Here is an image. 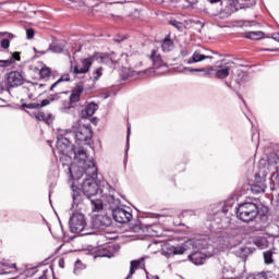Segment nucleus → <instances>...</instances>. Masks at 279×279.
<instances>
[{
  "instance_id": "nucleus-1",
  "label": "nucleus",
  "mask_w": 279,
  "mask_h": 279,
  "mask_svg": "<svg viewBox=\"0 0 279 279\" xmlns=\"http://www.w3.org/2000/svg\"><path fill=\"white\" fill-rule=\"evenodd\" d=\"M258 205L252 202H245L236 205L234 201H227L220 210L215 214V217H220V221L225 219H230L233 215L243 221L244 223H250L258 217Z\"/></svg>"
},
{
  "instance_id": "nucleus-2",
  "label": "nucleus",
  "mask_w": 279,
  "mask_h": 279,
  "mask_svg": "<svg viewBox=\"0 0 279 279\" xmlns=\"http://www.w3.org/2000/svg\"><path fill=\"white\" fill-rule=\"evenodd\" d=\"M106 182H102V189L99 186V183H97L96 180L93 179H84L81 189L80 186L75 185V183H72V210H75L84 202V199H90L95 197V195H99V193H104V184Z\"/></svg>"
},
{
  "instance_id": "nucleus-3",
  "label": "nucleus",
  "mask_w": 279,
  "mask_h": 279,
  "mask_svg": "<svg viewBox=\"0 0 279 279\" xmlns=\"http://www.w3.org/2000/svg\"><path fill=\"white\" fill-rule=\"evenodd\" d=\"M56 147L59 154V160L62 165H64V162H71V160H73L71 158V154H73L75 146L71 144L70 132H66L64 135L63 134L58 135Z\"/></svg>"
},
{
  "instance_id": "nucleus-4",
  "label": "nucleus",
  "mask_w": 279,
  "mask_h": 279,
  "mask_svg": "<svg viewBox=\"0 0 279 279\" xmlns=\"http://www.w3.org/2000/svg\"><path fill=\"white\" fill-rule=\"evenodd\" d=\"M70 231L73 234H81V236H88V228L86 225V216L84 214L74 210L69 220Z\"/></svg>"
},
{
  "instance_id": "nucleus-5",
  "label": "nucleus",
  "mask_w": 279,
  "mask_h": 279,
  "mask_svg": "<svg viewBox=\"0 0 279 279\" xmlns=\"http://www.w3.org/2000/svg\"><path fill=\"white\" fill-rule=\"evenodd\" d=\"M70 132V136L75 138V143L77 145H90L93 141V129L90 124H83L78 126H73L72 131Z\"/></svg>"
},
{
  "instance_id": "nucleus-6",
  "label": "nucleus",
  "mask_w": 279,
  "mask_h": 279,
  "mask_svg": "<svg viewBox=\"0 0 279 279\" xmlns=\"http://www.w3.org/2000/svg\"><path fill=\"white\" fill-rule=\"evenodd\" d=\"M233 62H225L218 65L205 68V77H216L217 80H226L232 71Z\"/></svg>"
},
{
  "instance_id": "nucleus-7",
  "label": "nucleus",
  "mask_w": 279,
  "mask_h": 279,
  "mask_svg": "<svg viewBox=\"0 0 279 279\" xmlns=\"http://www.w3.org/2000/svg\"><path fill=\"white\" fill-rule=\"evenodd\" d=\"M209 5L204 9L205 14L208 16H219L220 19H228L234 10L226 11L223 10V1L222 0H207Z\"/></svg>"
},
{
  "instance_id": "nucleus-8",
  "label": "nucleus",
  "mask_w": 279,
  "mask_h": 279,
  "mask_svg": "<svg viewBox=\"0 0 279 279\" xmlns=\"http://www.w3.org/2000/svg\"><path fill=\"white\" fill-rule=\"evenodd\" d=\"M114 3L112 2H99L92 7L93 14H98V16H105L106 19H116L119 17V14L113 13Z\"/></svg>"
},
{
  "instance_id": "nucleus-9",
  "label": "nucleus",
  "mask_w": 279,
  "mask_h": 279,
  "mask_svg": "<svg viewBox=\"0 0 279 279\" xmlns=\"http://www.w3.org/2000/svg\"><path fill=\"white\" fill-rule=\"evenodd\" d=\"M62 167L65 171V173H68V175H70V180L72 181V184H75V182H77L78 180H82V178H84L85 172H84V167H80L77 166V163H73V159H71V162H63Z\"/></svg>"
},
{
  "instance_id": "nucleus-10",
  "label": "nucleus",
  "mask_w": 279,
  "mask_h": 279,
  "mask_svg": "<svg viewBox=\"0 0 279 279\" xmlns=\"http://www.w3.org/2000/svg\"><path fill=\"white\" fill-rule=\"evenodd\" d=\"M93 228L106 230L112 226V217L108 214H99L92 218Z\"/></svg>"
},
{
  "instance_id": "nucleus-11",
  "label": "nucleus",
  "mask_w": 279,
  "mask_h": 279,
  "mask_svg": "<svg viewBox=\"0 0 279 279\" xmlns=\"http://www.w3.org/2000/svg\"><path fill=\"white\" fill-rule=\"evenodd\" d=\"M213 256H215V251H195L189 255V260L193 265H204L206 258H213Z\"/></svg>"
},
{
  "instance_id": "nucleus-12",
  "label": "nucleus",
  "mask_w": 279,
  "mask_h": 279,
  "mask_svg": "<svg viewBox=\"0 0 279 279\" xmlns=\"http://www.w3.org/2000/svg\"><path fill=\"white\" fill-rule=\"evenodd\" d=\"M97 62V58L95 52L93 56H89L88 58L82 59V68L75 65L73 69L74 75H86L90 71V68L93 66V62Z\"/></svg>"
},
{
  "instance_id": "nucleus-13",
  "label": "nucleus",
  "mask_w": 279,
  "mask_h": 279,
  "mask_svg": "<svg viewBox=\"0 0 279 279\" xmlns=\"http://www.w3.org/2000/svg\"><path fill=\"white\" fill-rule=\"evenodd\" d=\"M64 47H66L64 43H58L56 41V39H53L52 44L49 45L48 49L38 51V49L34 48V51L36 53V57L40 58V56H45V53H49V51H51L52 53H64Z\"/></svg>"
},
{
  "instance_id": "nucleus-14",
  "label": "nucleus",
  "mask_w": 279,
  "mask_h": 279,
  "mask_svg": "<svg viewBox=\"0 0 279 279\" xmlns=\"http://www.w3.org/2000/svg\"><path fill=\"white\" fill-rule=\"evenodd\" d=\"M112 217L117 223H130L132 221V213L118 207L112 210Z\"/></svg>"
},
{
  "instance_id": "nucleus-15",
  "label": "nucleus",
  "mask_w": 279,
  "mask_h": 279,
  "mask_svg": "<svg viewBox=\"0 0 279 279\" xmlns=\"http://www.w3.org/2000/svg\"><path fill=\"white\" fill-rule=\"evenodd\" d=\"M265 189H267L265 178L260 177L258 172L255 173V179L253 183H251V193H253V195H260V193H265Z\"/></svg>"
},
{
  "instance_id": "nucleus-16",
  "label": "nucleus",
  "mask_w": 279,
  "mask_h": 279,
  "mask_svg": "<svg viewBox=\"0 0 279 279\" xmlns=\"http://www.w3.org/2000/svg\"><path fill=\"white\" fill-rule=\"evenodd\" d=\"M95 53V58H96V62H98L99 64H108V66H114V64H117V58L114 57V52L108 54V53H104V52H94Z\"/></svg>"
},
{
  "instance_id": "nucleus-17",
  "label": "nucleus",
  "mask_w": 279,
  "mask_h": 279,
  "mask_svg": "<svg viewBox=\"0 0 279 279\" xmlns=\"http://www.w3.org/2000/svg\"><path fill=\"white\" fill-rule=\"evenodd\" d=\"M8 85L11 88H16L17 86H23V74L19 71H11L7 76Z\"/></svg>"
},
{
  "instance_id": "nucleus-18",
  "label": "nucleus",
  "mask_w": 279,
  "mask_h": 279,
  "mask_svg": "<svg viewBox=\"0 0 279 279\" xmlns=\"http://www.w3.org/2000/svg\"><path fill=\"white\" fill-rule=\"evenodd\" d=\"M105 191H108L109 195L107 196V204H109V207L111 210H114V208H119L121 206V201L119 198L114 197V189H112V185L109 183H104Z\"/></svg>"
},
{
  "instance_id": "nucleus-19",
  "label": "nucleus",
  "mask_w": 279,
  "mask_h": 279,
  "mask_svg": "<svg viewBox=\"0 0 279 279\" xmlns=\"http://www.w3.org/2000/svg\"><path fill=\"white\" fill-rule=\"evenodd\" d=\"M85 180H97L98 169L95 160L87 161L84 167Z\"/></svg>"
},
{
  "instance_id": "nucleus-20",
  "label": "nucleus",
  "mask_w": 279,
  "mask_h": 279,
  "mask_svg": "<svg viewBox=\"0 0 279 279\" xmlns=\"http://www.w3.org/2000/svg\"><path fill=\"white\" fill-rule=\"evenodd\" d=\"M187 245H192L193 250H197V252H202V250H211V252H215V247L208 245L206 239L190 240L187 241Z\"/></svg>"
},
{
  "instance_id": "nucleus-21",
  "label": "nucleus",
  "mask_w": 279,
  "mask_h": 279,
  "mask_svg": "<svg viewBox=\"0 0 279 279\" xmlns=\"http://www.w3.org/2000/svg\"><path fill=\"white\" fill-rule=\"evenodd\" d=\"M99 110V105L97 102H88L84 109L81 110V119H90Z\"/></svg>"
},
{
  "instance_id": "nucleus-22",
  "label": "nucleus",
  "mask_w": 279,
  "mask_h": 279,
  "mask_svg": "<svg viewBox=\"0 0 279 279\" xmlns=\"http://www.w3.org/2000/svg\"><path fill=\"white\" fill-rule=\"evenodd\" d=\"M71 158L80 162V165H85L86 160H88V155H86V149L84 147L78 146L77 148H74L73 153L71 154Z\"/></svg>"
},
{
  "instance_id": "nucleus-23",
  "label": "nucleus",
  "mask_w": 279,
  "mask_h": 279,
  "mask_svg": "<svg viewBox=\"0 0 279 279\" xmlns=\"http://www.w3.org/2000/svg\"><path fill=\"white\" fill-rule=\"evenodd\" d=\"M82 93H84V85L77 84L70 94L69 100L75 106L82 99Z\"/></svg>"
},
{
  "instance_id": "nucleus-24",
  "label": "nucleus",
  "mask_w": 279,
  "mask_h": 279,
  "mask_svg": "<svg viewBox=\"0 0 279 279\" xmlns=\"http://www.w3.org/2000/svg\"><path fill=\"white\" fill-rule=\"evenodd\" d=\"M175 49V44H173V39H171V35L166 36L161 40V50L163 53H169Z\"/></svg>"
},
{
  "instance_id": "nucleus-25",
  "label": "nucleus",
  "mask_w": 279,
  "mask_h": 279,
  "mask_svg": "<svg viewBox=\"0 0 279 279\" xmlns=\"http://www.w3.org/2000/svg\"><path fill=\"white\" fill-rule=\"evenodd\" d=\"M149 59L151 60L153 66H155V69L168 66L167 63H165V61H162V56H160L156 50L151 51Z\"/></svg>"
},
{
  "instance_id": "nucleus-26",
  "label": "nucleus",
  "mask_w": 279,
  "mask_h": 279,
  "mask_svg": "<svg viewBox=\"0 0 279 279\" xmlns=\"http://www.w3.org/2000/svg\"><path fill=\"white\" fill-rule=\"evenodd\" d=\"M62 3H65L68 8H71L72 10H84L88 4L84 0H68L69 2H65L64 0H58Z\"/></svg>"
},
{
  "instance_id": "nucleus-27",
  "label": "nucleus",
  "mask_w": 279,
  "mask_h": 279,
  "mask_svg": "<svg viewBox=\"0 0 279 279\" xmlns=\"http://www.w3.org/2000/svg\"><path fill=\"white\" fill-rule=\"evenodd\" d=\"M14 62H21V52H13L9 59L0 60V66L5 69L8 66H12Z\"/></svg>"
},
{
  "instance_id": "nucleus-28",
  "label": "nucleus",
  "mask_w": 279,
  "mask_h": 279,
  "mask_svg": "<svg viewBox=\"0 0 279 279\" xmlns=\"http://www.w3.org/2000/svg\"><path fill=\"white\" fill-rule=\"evenodd\" d=\"M186 250H189V242H186L185 244L182 245H178V246H171L169 248V252H167L168 256H178V255H182L186 252Z\"/></svg>"
},
{
  "instance_id": "nucleus-29",
  "label": "nucleus",
  "mask_w": 279,
  "mask_h": 279,
  "mask_svg": "<svg viewBox=\"0 0 279 279\" xmlns=\"http://www.w3.org/2000/svg\"><path fill=\"white\" fill-rule=\"evenodd\" d=\"M211 56L202 54L199 51H195L192 57L186 61V64H195L197 62H203V60H210Z\"/></svg>"
},
{
  "instance_id": "nucleus-30",
  "label": "nucleus",
  "mask_w": 279,
  "mask_h": 279,
  "mask_svg": "<svg viewBox=\"0 0 279 279\" xmlns=\"http://www.w3.org/2000/svg\"><path fill=\"white\" fill-rule=\"evenodd\" d=\"M144 260H145V257L131 260L130 272H129V276L126 277V279L132 278V276H134V274H136V269L141 268V266L145 267V264H143Z\"/></svg>"
},
{
  "instance_id": "nucleus-31",
  "label": "nucleus",
  "mask_w": 279,
  "mask_h": 279,
  "mask_svg": "<svg viewBox=\"0 0 279 279\" xmlns=\"http://www.w3.org/2000/svg\"><path fill=\"white\" fill-rule=\"evenodd\" d=\"M90 203V208L93 213H101L104 210V201L101 198H86Z\"/></svg>"
},
{
  "instance_id": "nucleus-32",
  "label": "nucleus",
  "mask_w": 279,
  "mask_h": 279,
  "mask_svg": "<svg viewBox=\"0 0 279 279\" xmlns=\"http://www.w3.org/2000/svg\"><path fill=\"white\" fill-rule=\"evenodd\" d=\"M235 1V10H247L250 8H254L256 5V0H233Z\"/></svg>"
},
{
  "instance_id": "nucleus-33",
  "label": "nucleus",
  "mask_w": 279,
  "mask_h": 279,
  "mask_svg": "<svg viewBox=\"0 0 279 279\" xmlns=\"http://www.w3.org/2000/svg\"><path fill=\"white\" fill-rule=\"evenodd\" d=\"M141 228L142 230H144V232H146L147 236H160V234L158 233V230H156V228H158V226L156 225H145L143 222H141Z\"/></svg>"
},
{
  "instance_id": "nucleus-34",
  "label": "nucleus",
  "mask_w": 279,
  "mask_h": 279,
  "mask_svg": "<svg viewBox=\"0 0 279 279\" xmlns=\"http://www.w3.org/2000/svg\"><path fill=\"white\" fill-rule=\"evenodd\" d=\"M35 119H37V121H44L46 125H51V123H53V114L45 113L43 111L36 113Z\"/></svg>"
},
{
  "instance_id": "nucleus-35",
  "label": "nucleus",
  "mask_w": 279,
  "mask_h": 279,
  "mask_svg": "<svg viewBox=\"0 0 279 279\" xmlns=\"http://www.w3.org/2000/svg\"><path fill=\"white\" fill-rule=\"evenodd\" d=\"M0 36H7L5 38L1 39L0 47L2 49H10V40L14 38V35L8 32H0Z\"/></svg>"
},
{
  "instance_id": "nucleus-36",
  "label": "nucleus",
  "mask_w": 279,
  "mask_h": 279,
  "mask_svg": "<svg viewBox=\"0 0 279 279\" xmlns=\"http://www.w3.org/2000/svg\"><path fill=\"white\" fill-rule=\"evenodd\" d=\"M263 36H265V33L260 31L245 33V38H248L250 40H260Z\"/></svg>"
},
{
  "instance_id": "nucleus-37",
  "label": "nucleus",
  "mask_w": 279,
  "mask_h": 279,
  "mask_svg": "<svg viewBox=\"0 0 279 279\" xmlns=\"http://www.w3.org/2000/svg\"><path fill=\"white\" fill-rule=\"evenodd\" d=\"M235 82L236 84H243V82H247V73L243 70H238Z\"/></svg>"
},
{
  "instance_id": "nucleus-38",
  "label": "nucleus",
  "mask_w": 279,
  "mask_h": 279,
  "mask_svg": "<svg viewBox=\"0 0 279 279\" xmlns=\"http://www.w3.org/2000/svg\"><path fill=\"white\" fill-rule=\"evenodd\" d=\"M168 23L169 25H172V27L178 29V32H184V29H186V26L184 25V23L178 20H170Z\"/></svg>"
},
{
  "instance_id": "nucleus-39",
  "label": "nucleus",
  "mask_w": 279,
  "mask_h": 279,
  "mask_svg": "<svg viewBox=\"0 0 279 279\" xmlns=\"http://www.w3.org/2000/svg\"><path fill=\"white\" fill-rule=\"evenodd\" d=\"M130 134H132V125L128 124L124 165H125V162H128V151H130Z\"/></svg>"
},
{
  "instance_id": "nucleus-40",
  "label": "nucleus",
  "mask_w": 279,
  "mask_h": 279,
  "mask_svg": "<svg viewBox=\"0 0 279 279\" xmlns=\"http://www.w3.org/2000/svg\"><path fill=\"white\" fill-rule=\"evenodd\" d=\"M72 108H75V105L71 102V100H63L62 106L60 108V112H69V110H72Z\"/></svg>"
},
{
  "instance_id": "nucleus-41",
  "label": "nucleus",
  "mask_w": 279,
  "mask_h": 279,
  "mask_svg": "<svg viewBox=\"0 0 279 279\" xmlns=\"http://www.w3.org/2000/svg\"><path fill=\"white\" fill-rule=\"evenodd\" d=\"M39 76L41 80H47V77H51V68H41L39 71Z\"/></svg>"
},
{
  "instance_id": "nucleus-42",
  "label": "nucleus",
  "mask_w": 279,
  "mask_h": 279,
  "mask_svg": "<svg viewBox=\"0 0 279 279\" xmlns=\"http://www.w3.org/2000/svg\"><path fill=\"white\" fill-rule=\"evenodd\" d=\"M264 263L266 265H271V263H274V252L271 251L264 252Z\"/></svg>"
},
{
  "instance_id": "nucleus-43",
  "label": "nucleus",
  "mask_w": 279,
  "mask_h": 279,
  "mask_svg": "<svg viewBox=\"0 0 279 279\" xmlns=\"http://www.w3.org/2000/svg\"><path fill=\"white\" fill-rule=\"evenodd\" d=\"M57 99H60L59 94L51 96L49 99L41 100V104H39V108H45V106H49L51 101H56Z\"/></svg>"
},
{
  "instance_id": "nucleus-44",
  "label": "nucleus",
  "mask_w": 279,
  "mask_h": 279,
  "mask_svg": "<svg viewBox=\"0 0 279 279\" xmlns=\"http://www.w3.org/2000/svg\"><path fill=\"white\" fill-rule=\"evenodd\" d=\"M184 71L187 73H205L206 74V68H184Z\"/></svg>"
},
{
  "instance_id": "nucleus-45",
  "label": "nucleus",
  "mask_w": 279,
  "mask_h": 279,
  "mask_svg": "<svg viewBox=\"0 0 279 279\" xmlns=\"http://www.w3.org/2000/svg\"><path fill=\"white\" fill-rule=\"evenodd\" d=\"M22 108H27V110H38L40 109V104L38 102H31V104H22Z\"/></svg>"
},
{
  "instance_id": "nucleus-46",
  "label": "nucleus",
  "mask_w": 279,
  "mask_h": 279,
  "mask_svg": "<svg viewBox=\"0 0 279 279\" xmlns=\"http://www.w3.org/2000/svg\"><path fill=\"white\" fill-rule=\"evenodd\" d=\"M279 157L276 153H270L268 155V165H278Z\"/></svg>"
},
{
  "instance_id": "nucleus-47",
  "label": "nucleus",
  "mask_w": 279,
  "mask_h": 279,
  "mask_svg": "<svg viewBox=\"0 0 279 279\" xmlns=\"http://www.w3.org/2000/svg\"><path fill=\"white\" fill-rule=\"evenodd\" d=\"M102 71L104 70L101 68H98L93 72L94 82H97L99 77H101Z\"/></svg>"
},
{
  "instance_id": "nucleus-48",
  "label": "nucleus",
  "mask_w": 279,
  "mask_h": 279,
  "mask_svg": "<svg viewBox=\"0 0 279 279\" xmlns=\"http://www.w3.org/2000/svg\"><path fill=\"white\" fill-rule=\"evenodd\" d=\"M82 269H84V264H82V260L77 259L74 264V274L82 271Z\"/></svg>"
},
{
  "instance_id": "nucleus-49",
  "label": "nucleus",
  "mask_w": 279,
  "mask_h": 279,
  "mask_svg": "<svg viewBox=\"0 0 279 279\" xmlns=\"http://www.w3.org/2000/svg\"><path fill=\"white\" fill-rule=\"evenodd\" d=\"M267 243V239L265 238H259L255 241V245H257V247H264Z\"/></svg>"
},
{
  "instance_id": "nucleus-50",
  "label": "nucleus",
  "mask_w": 279,
  "mask_h": 279,
  "mask_svg": "<svg viewBox=\"0 0 279 279\" xmlns=\"http://www.w3.org/2000/svg\"><path fill=\"white\" fill-rule=\"evenodd\" d=\"M62 82H71V76L69 74L61 75V77L57 81V84H62Z\"/></svg>"
},
{
  "instance_id": "nucleus-51",
  "label": "nucleus",
  "mask_w": 279,
  "mask_h": 279,
  "mask_svg": "<svg viewBox=\"0 0 279 279\" xmlns=\"http://www.w3.org/2000/svg\"><path fill=\"white\" fill-rule=\"evenodd\" d=\"M36 35V32L33 28H27L26 29V38L27 40H32L34 36Z\"/></svg>"
},
{
  "instance_id": "nucleus-52",
  "label": "nucleus",
  "mask_w": 279,
  "mask_h": 279,
  "mask_svg": "<svg viewBox=\"0 0 279 279\" xmlns=\"http://www.w3.org/2000/svg\"><path fill=\"white\" fill-rule=\"evenodd\" d=\"M113 3V5H117V3L123 4V3H132V0H116Z\"/></svg>"
},
{
  "instance_id": "nucleus-53",
  "label": "nucleus",
  "mask_w": 279,
  "mask_h": 279,
  "mask_svg": "<svg viewBox=\"0 0 279 279\" xmlns=\"http://www.w3.org/2000/svg\"><path fill=\"white\" fill-rule=\"evenodd\" d=\"M271 38H272V40H276L277 43H279V33H274L271 35Z\"/></svg>"
},
{
  "instance_id": "nucleus-54",
  "label": "nucleus",
  "mask_w": 279,
  "mask_h": 279,
  "mask_svg": "<svg viewBox=\"0 0 279 279\" xmlns=\"http://www.w3.org/2000/svg\"><path fill=\"white\" fill-rule=\"evenodd\" d=\"M59 267H61V269H64V259L63 258L59 259Z\"/></svg>"
},
{
  "instance_id": "nucleus-55",
  "label": "nucleus",
  "mask_w": 279,
  "mask_h": 279,
  "mask_svg": "<svg viewBox=\"0 0 279 279\" xmlns=\"http://www.w3.org/2000/svg\"><path fill=\"white\" fill-rule=\"evenodd\" d=\"M150 217H153L154 219H160V217H162L159 214H151Z\"/></svg>"
},
{
  "instance_id": "nucleus-56",
  "label": "nucleus",
  "mask_w": 279,
  "mask_h": 279,
  "mask_svg": "<svg viewBox=\"0 0 279 279\" xmlns=\"http://www.w3.org/2000/svg\"><path fill=\"white\" fill-rule=\"evenodd\" d=\"M58 84H60V83H58V81L54 82V83L50 86V90L53 92V88H56V86H58Z\"/></svg>"
},
{
  "instance_id": "nucleus-57",
  "label": "nucleus",
  "mask_w": 279,
  "mask_h": 279,
  "mask_svg": "<svg viewBox=\"0 0 279 279\" xmlns=\"http://www.w3.org/2000/svg\"><path fill=\"white\" fill-rule=\"evenodd\" d=\"M276 184H277V186H278V189H279V175H277Z\"/></svg>"
},
{
  "instance_id": "nucleus-58",
  "label": "nucleus",
  "mask_w": 279,
  "mask_h": 279,
  "mask_svg": "<svg viewBox=\"0 0 279 279\" xmlns=\"http://www.w3.org/2000/svg\"><path fill=\"white\" fill-rule=\"evenodd\" d=\"M226 86H228V88H232V85L228 82H226Z\"/></svg>"
},
{
  "instance_id": "nucleus-59",
  "label": "nucleus",
  "mask_w": 279,
  "mask_h": 279,
  "mask_svg": "<svg viewBox=\"0 0 279 279\" xmlns=\"http://www.w3.org/2000/svg\"><path fill=\"white\" fill-rule=\"evenodd\" d=\"M144 271L146 274V277L149 278V272L146 269H144Z\"/></svg>"
},
{
  "instance_id": "nucleus-60",
  "label": "nucleus",
  "mask_w": 279,
  "mask_h": 279,
  "mask_svg": "<svg viewBox=\"0 0 279 279\" xmlns=\"http://www.w3.org/2000/svg\"><path fill=\"white\" fill-rule=\"evenodd\" d=\"M34 97V94H28V99H32Z\"/></svg>"
},
{
  "instance_id": "nucleus-61",
  "label": "nucleus",
  "mask_w": 279,
  "mask_h": 279,
  "mask_svg": "<svg viewBox=\"0 0 279 279\" xmlns=\"http://www.w3.org/2000/svg\"><path fill=\"white\" fill-rule=\"evenodd\" d=\"M97 121V118L92 119V123H95Z\"/></svg>"
},
{
  "instance_id": "nucleus-62",
  "label": "nucleus",
  "mask_w": 279,
  "mask_h": 279,
  "mask_svg": "<svg viewBox=\"0 0 279 279\" xmlns=\"http://www.w3.org/2000/svg\"><path fill=\"white\" fill-rule=\"evenodd\" d=\"M121 40H123V39H116V43H121Z\"/></svg>"
},
{
  "instance_id": "nucleus-63",
  "label": "nucleus",
  "mask_w": 279,
  "mask_h": 279,
  "mask_svg": "<svg viewBox=\"0 0 279 279\" xmlns=\"http://www.w3.org/2000/svg\"><path fill=\"white\" fill-rule=\"evenodd\" d=\"M13 267H16V264H13Z\"/></svg>"
}]
</instances>
